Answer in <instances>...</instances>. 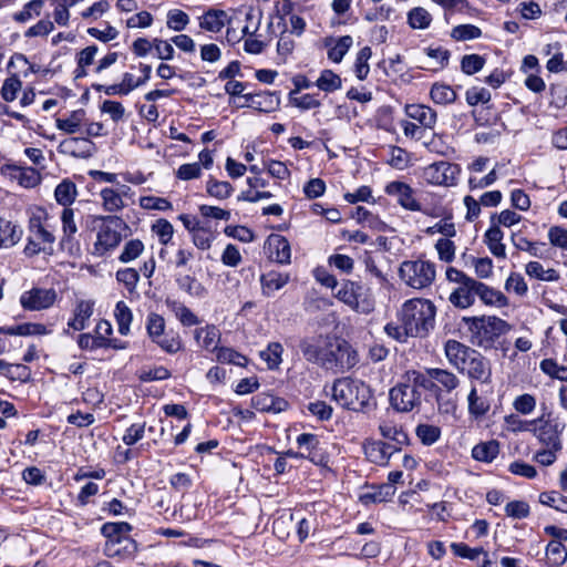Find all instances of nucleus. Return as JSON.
Segmentation results:
<instances>
[{
	"instance_id": "obj_51",
	"label": "nucleus",
	"mask_w": 567,
	"mask_h": 567,
	"mask_svg": "<svg viewBox=\"0 0 567 567\" xmlns=\"http://www.w3.org/2000/svg\"><path fill=\"white\" fill-rule=\"evenodd\" d=\"M431 22L432 16L422 7H415L408 12V24L412 29L424 30L430 27Z\"/></svg>"
},
{
	"instance_id": "obj_16",
	"label": "nucleus",
	"mask_w": 567,
	"mask_h": 567,
	"mask_svg": "<svg viewBox=\"0 0 567 567\" xmlns=\"http://www.w3.org/2000/svg\"><path fill=\"white\" fill-rule=\"evenodd\" d=\"M476 350L456 340H447L444 346L445 357L449 363L460 372H464L466 362Z\"/></svg>"
},
{
	"instance_id": "obj_25",
	"label": "nucleus",
	"mask_w": 567,
	"mask_h": 567,
	"mask_svg": "<svg viewBox=\"0 0 567 567\" xmlns=\"http://www.w3.org/2000/svg\"><path fill=\"white\" fill-rule=\"evenodd\" d=\"M137 544L133 538H123L116 543H105L104 554L110 558L127 559L134 557Z\"/></svg>"
},
{
	"instance_id": "obj_49",
	"label": "nucleus",
	"mask_w": 567,
	"mask_h": 567,
	"mask_svg": "<svg viewBox=\"0 0 567 567\" xmlns=\"http://www.w3.org/2000/svg\"><path fill=\"white\" fill-rule=\"evenodd\" d=\"M282 344L279 342H270L268 347L260 351V358L267 363L268 369H278L282 361Z\"/></svg>"
},
{
	"instance_id": "obj_3",
	"label": "nucleus",
	"mask_w": 567,
	"mask_h": 567,
	"mask_svg": "<svg viewBox=\"0 0 567 567\" xmlns=\"http://www.w3.org/2000/svg\"><path fill=\"white\" fill-rule=\"evenodd\" d=\"M331 396L340 406L355 412H365L374 405L371 388L357 379H337L331 386Z\"/></svg>"
},
{
	"instance_id": "obj_32",
	"label": "nucleus",
	"mask_w": 567,
	"mask_h": 567,
	"mask_svg": "<svg viewBox=\"0 0 567 567\" xmlns=\"http://www.w3.org/2000/svg\"><path fill=\"white\" fill-rule=\"evenodd\" d=\"M468 413L475 419L484 416L491 408L488 399L483 394H478L476 385H472L467 395Z\"/></svg>"
},
{
	"instance_id": "obj_31",
	"label": "nucleus",
	"mask_w": 567,
	"mask_h": 567,
	"mask_svg": "<svg viewBox=\"0 0 567 567\" xmlns=\"http://www.w3.org/2000/svg\"><path fill=\"white\" fill-rule=\"evenodd\" d=\"M381 435L391 441L390 445L401 451L403 445L409 443V436L401 426L395 425L392 422H383L379 426Z\"/></svg>"
},
{
	"instance_id": "obj_64",
	"label": "nucleus",
	"mask_w": 567,
	"mask_h": 567,
	"mask_svg": "<svg viewBox=\"0 0 567 567\" xmlns=\"http://www.w3.org/2000/svg\"><path fill=\"white\" fill-rule=\"evenodd\" d=\"M507 292H514L516 296L524 297L528 291V286L519 272H511L504 286Z\"/></svg>"
},
{
	"instance_id": "obj_37",
	"label": "nucleus",
	"mask_w": 567,
	"mask_h": 567,
	"mask_svg": "<svg viewBox=\"0 0 567 567\" xmlns=\"http://www.w3.org/2000/svg\"><path fill=\"white\" fill-rule=\"evenodd\" d=\"M132 526L126 522L105 523L101 533L106 538L105 543H116L123 538H130Z\"/></svg>"
},
{
	"instance_id": "obj_61",
	"label": "nucleus",
	"mask_w": 567,
	"mask_h": 567,
	"mask_svg": "<svg viewBox=\"0 0 567 567\" xmlns=\"http://www.w3.org/2000/svg\"><path fill=\"white\" fill-rule=\"evenodd\" d=\"M371 55H372V51H371L370 47L362 48L357 54L355 63H354V72H355L357 78L361 81L365 80L370 72V66H369L368 61L370 60Z\"/></svg>"
},
{
	"instance_id": "obj_13",
	"label": "nucleus",
	"mask_w": 567,
	"mask_h": 567,
	"mask_svg": "<svg viewBox=\"0 0 567 567\" xmlns=\"http://www.w3.org/2000/svg\"><path fill=\"white\" fill-rule=\"evenodd\" d=\"M385 194L396 198L398 204L406 210L420 212L421 204L415 198L414 189L400 181L390 182L384 189Z\"/></svg>"
},
{
	"instance_id": "obj_55",
	"label": "nucleus",
	"mask_w": 567,
	"mask_h": 567,
	"mask_svg": "<svg viewBox=\"0 0 567 567\" xmlns=\"http://www.w3.org/2000/svg\"><path fill=\"white\" fill-rule=\"evenodd\" d=\"M43 4L44 0H31L27 2L21 11L13 14V20L19 23H24L33 17H39Z\"/></svg>"
},
{
	"instance_id": "obj_18",
	"label": "nucleus",
	"mask_w": 567,
	"mask_h": 567,
	"mask_svg": "<svg viewBox=\"0 0 567 567\" xmlns=\"http://www.w3.org/2000/svg\"><path fill=\"white\" fill-rule=\"evenodd\" d=\"M464 372L471 380L480 381L482 384L491 383L492 369L489 361L477 351L467 360Z\"/></svg>"
},
{
	"instance_id": "obj_38",
	"label": "nucleus",
	"mask_w": 567,
	"mask_h": 567,
	"mask_svg": "<svg viewBox=\"0 0 567 567\" xmlns=\"http://www.w3.org/2000/svg\"><path fill=\"white\" fill-rule=\"evenodd\" d=\"M226 12L210 9L199 18V27L203 30L217 33L225 27Z\"/></svg>"
},
{
	"instance_id": "obj_9",
	"label": "nucleus",
	"mask_w": 567,
	"mask_h": 567,
	"mask_svg": "<svg viewBox=\"0 0 567 567\" xmlns=\"http://www.w3.org/2000/svg\"><path fill=\"white\" fill-rule=\"evenodd\" d=\"M62 236L60 239V247L71 256L80 252V241L76 238L79 231L78 223L75 219V209L72 207L63 208L61 215Z\"/></svg>"
},
{
	"instance_id": "obj_29",
	"label": "nucleus",
	"mask_w": 567,
	"mask_h": 567,
	"mask_svg": "<svg viewBox=\"0 0 567 567\" xmlns=\"http://www.w3.org/2000/svg\"><path fill=\"white\" fill-rule=\"evenodd\" d=\"M297 444L305 452L300 456L309 458L311 462L317 463L321 461L320 440L316 434L302 433L297 437Z\"/></svg>"
},
{
	"instance_id": "obj_24",
	"label": "nucleus",
	"mask_w": 567,
	"mask_h": 567,
	"mask_svg": "<svg viewBox=\"0 0 567 567\" xmlns=\"http://www.w3.org/2000/svg\"><path fill=\"white\" fill-rule=\"evenodd\" d=\"M476 280L466 279L463 285L456 288L450 296V301L457 308H468L475 302L476 289L474 285Z\"/></svg>"
},
{
	"instance_id": "obj_62",
	"label": "nucleus",
	"mask_w": 567,
	"mask_h": 567,
	"mask_svg": "<svg viewBox=\"0 0 567 567\" xmlns=\"http://www.w3.org/2000/svg\"><path fill=\"white\" fill-rule=\"evenodd\" d=\"M206 190L210 196L217 199H226L231 195L234 188L231 184L228 182H220L210 178L209 181H207Z\"/></svg>"
},
{
	"instance_id": "obj_53",
	"label": "nucleus",
	"mask_w": 567,
	"mask_h": 567,
	"mask_svg": "<svg viewBox=\"0 0 567 567\" xmlns=\"http://www.w3.org/2000/svg\"><path fill=\"white\" fill-rule=\"evenodd\" d=\"M430 96L436 104H450L456 100V93L450 85L439 83L432 85Z\"/></svg>"
},
{
	"instance_id": "obj_12",
	"label": "nucleus",
	"mask_w": 567,
	"mask_h": 567,
	"mask_svg": "<svg viewBox=\"0 0 567 567\" xmlns=\"http://www.w3.org/2000/svg\"><path fill=\"white\" fill-rule=\"evenodd\" d=\"M532 432L546 447L561 450L560 431L558 424L544 416L534 420Z\"/></svg>"
},
{
	"instance_id": "obj_35",
	"label": "nucleus",
	"mask_w": 567,
	"mask_h": 567,
	"mask_svg": "<svg viewBox=\"0 0 567 567\" xmlns=\"http://www.w3.org/2000/svg\"><path fill=\"white\" fill-rule=\"evenodd\" d=\"M245 100H250V103L243 104V106L252 107L261 112H270L279 104V99L272 93H257V94H244Z\"/></svg>"
},
{
	"instance_id": "obj_4",
	"label": "nucleus",
	"mask_w": 567,
	"mask_h": 567,
	"mask_svg": "<svg viewBox=\"0 0 567 567\" xmlns=\"http://www.w3.org/2000/svg\"><path fill=\"white\" fill-rule=\"evenodd\" d=\"M436 308L423 298L406 300L399 311V320L410 330L413 338H423L434 328Z\"/></svg>"
},
{
	"instance_id": "obj_47",
	"label": "nucleus",
	"mask_w": 567,
	"mask_h": 567,
	"mask_svg": "<svg viewBox=\"0 0 567 567\" xmlns=\"http://www.w3.org/2000/svg\"><path fill=\"white\" fill-rule=\"evenodd\" d=\"M114 317L118 327L120 334L127 336L130 333L133 313L124 301H118L115 305Z\"/></svg>"
},
{
	"instance_id": "obj_56",
	"label": "nucleus",
	"mask_w": 567,
	"mask_h": 567,
	"mask_svg": "<svg viewBox=\"0 0 567 567\" xmlns=\"http://www.w3.org/2000/svg\"><path fill=\"white\" fill-rule=\"evenodd\" d=\"M417 439L424 445H432L441 437V429L433 424H419L415 429Z\"/></svg>"
},
{
	"instance_id": "obj_46",
	"label": "nucleus",
	"mask_w": 567,
	"mask_h": 567,
	"mask_svg": "<svg viewBox=\"0 0 567 567\" xmlns=\"http://www.w3.org/2000/svg\"><path fill=\"white\" fill-rule=\"evenodd\" d=\"M546 559L550 567H559L567 560V548L561 542L551 540L546 547Z\"/></svg>"
},
{
	"instance_id": "obj_44",
	"label": "nucleus",
	"mask_w": 567,
	"mask_h": 567,
	"mask_svg": "<svg viewBox=\"0 0 567 567\" xmlns=\"http://www.w3.org/2000/svg\"><path fill=\"white\" fill-rule=\"evenodd\" d=\"M78 195L76 186L69 179L62 181L54 190L55 200L65 207H70Z\"/></svg>"
},
{
	"instance_id": "obj_30",
	"label": "nucleus",
	"mask_w": 567,
	"mask_h": 567,
	"mask_svg": "<svg viewBox=\"0 0 567 567\" xmlns=\"http://www.w3.org/2000/svg\"><path fill=\"white\" fill-rule=\"evenodd\" d=\"M504 233L498 225L488 228L484 235V243L496 258H506V248L503 244Z\"/></svg>"
},
{
	"instance_id": "obj_26",
	"label": "nucleus",
	"mask_w": 567,
	"mask_h": 567,
	"mask_svg": "<svg viewBox=\"0 0 567 567\" xmlns=\"http://www.w3.org/2000/svg\"><path fill=\"white\" fill-rule=\"evenodd\" d=\"M220 337L221 334L219 329L214 324H207L195 330V339L197 343L209 352L218 351Z\"/></svg>"
},
{
	"instance_id": "obj_52",
	"label": "nucleus",
	"mask_w": 567,
	"mask_h": 567,
	"mask_svg": "<svg viewBox=\"0 0 567 567\" xmlns=\"http://www.w3.org/2000/svg\"><path fill=\"white\" fill-rule=\"evenodd\" d=\"M22 89V81L17 73L8 76L1 86L0 94L6 102H12L17 99Z\"/></svg>"
},
{
	"instance_id": "obj_58",
	"label": "nucleus",
	"mask_w": 567,
	"mask_h": 567,
	"mask_svg": "<svg viewBox=\"0 0 567 567\" xmlns=\"http://www.w3.org/2000/svg\"><path fill=\"white\" fill-rule=\"evenodd\" d=\"M144 251V244L140 239H131L125 243L118 260L123 264L137 259Z\"/></svg>"
},
{
	"instance_id": "obj_22",
	"label": "nucleus",
	"mask_w": 567,
	"mask_h": 567,
	"mask_svg": "<svg viewBox=\"0 0 567 567\" xmlns=\"http://www.w3.org/2000/svg\"><path fill=\"white\" fill-rule=\"evenodd\" d=\"M30 236L42 247L47 248V254H53V245L55 236L50 231L41 221L39 217L30 219L29 225Z\"/></svg>"
},
{
	"instance_id": "obj_60",
	"label": "nucleus",
	"mask_w": 567,
	"mask_h": 567,
	"mask_svg": "<svg viewBox=\"0 0 567 567\" xmlns=\"http://www.w3.org/2000/svg\"><path fill=\"white\" fill-rule=\"evenodd\" d=\"M163 351L167 353H176L183 348V342L178 333L168 332L163 333L157 340L154 341Z\"/></svg>"
},
{
	"instance_id": "obj_41",
	"label": "nucleus",
	"mask_w": 567,
	"mask_h": 567,
	"mask_svg": "<svg viewBox=\"0 0 567 567\" xmlns=\"http://www.w3.org/2000/svg\"><path fill=\"white\" fill-rule=\"evenodd\" d=\"M396 488L391 484H382L378 486L373 492L360 495L359 499L363 505H369L371 503H382L393 497Z\"/></svg>"
},
{
	"instance_id": "obj_14",
	"label": "nucleus",
	"mask_w": 567,
	"mask_h": 567,
	"mask_svg": "<svg viewBox=\"0 0 567 567\" xmlns=\"http://www.w3.org/2000/svg\"><path fill=\"white\" fill-rule=\"evenodd\" d=\"M58 151L74 158H89L95 152V144L87 137H68L59 144Z\"/></svg>"
},
{
	"instance_id": "obj_28",
	"label": "nucleus",
	"mask_w": 567,
	"mask_h": 567,
	"mask_svg": "<svg viewBox=\"0 0 567 567\" xmlns=\"http://www.w3.org/2000/svg\"><path fill=\"white\" fill-rule=\"evenodd\" d=\"M254 409L260 412H281L286 410L288 403L284 399L276 398L269 393H259L251 399Z\"/></svg>"
},
{
	"instance_id": "obj_17",
	"label": "nucleus",
	"mask_w": 567,
	"mask_h": 567,
	"mask_svg": "<svg viewBox=\"0 0 567 567\" xmlns=\"http://www.w3.org/2000/svg\"><path fill=\"white\" fill-rule=\"evenodd\" d=\"M425 377L434 384L431 390L435 392L451 393L458 388L461 381L458 377L445 369L432 368L426 370Z\"/></svg>"
},
{
	"instance_id": "obj_2",
	"label": "nucleus",
	"mask_w": 567,
	"mask_h": 567,
	"mask_svg": "<svg viewBox=\"0 0 567 567\" xmlns=\"http://www.w3.org/2000/svg\"><path fill=\"white\" fill-rule=\"evenodd\" d=\"M434 384L425 374L412 370L403 375V381L390 390V403L398 412H411L422 403L421 390H431Z\"/></svg>"
},
{
	"instance_id": "obj_39",
	"label": "nucleus",
	"mask_w": 567,
	"mask_h": 567,
	"mask_svg": "<svg viewBox=\"0 0 567 567\" xmlns=\"http://www.w3.org/2000/svg\"><path fill=\"white\" fill-rule=\"evenodd\" d=\"M22 231L13 223L0 218V248L14 246L21 238Z\"/></svg>"
},
{
	"instance_id": "obj_48",
	"label": "nucleus",
	"mask_w": 567,
	"mask_h": 567,
	"mask_svg": "<svg viewBox=\"0 0 567 567\" xmlns=\"http://www.w3.org/2000/svg\"><path fill=\"white\" fill-rule=\"evenodd\" d=\"M167 306L183 326L192 327L199 323L197 316L184 303L174 300L167 301Z\"/></svg>"
},
{
	"instance_id": "obj_36",
	"label": "nucleus",
	"mask_w": 567,
	"mask_h": 567,
	"mask_svg": "<svg viewBox=\"0 0 567 567\" xmlns=\"http://www.w3.org/2000/svg\"><path fill=\"white\" fill-rule=\"evenodd\" d=\"M0 333L8 336H44L49 333L47 327L42 323H21L11 327H0Z\"/></svg>"
},
{
	"instance_id": "obj_59",
	"label": "nucleus",
	"mask_w": 567,
	"mask_h": 567,
	"mask_svg": "<svg viewBox=\"0 0 567 567\" xmlns=\"http://www.w3.org/2000/svg\"><path fill=\"white\" fill-rule=\"evenodd\" d=\"M84 112L82 110L74 111L66 118H58L56 127L66 134H75L80 131Z\"/></svg>"
},
{
	"instance_id": "obj_15",
	"label": "nucleus",
	"mask_w": 567,
	"mask_h": 567,
	"mask_svg": "<svg viewBox=\"0 0 567 567\" xmlns=\"http://www.w3.org/2000/svg\"><path fill=\"white\" fill-rule=\"evenodd\" d=\"M1 173L9 177L11 181H16L20 186L24 188H33L41 182L39 172L32 167H22L8 164L2 166Z\"/></svg>"
},
{
	"instance_id": "obj_6",
	"label": "nucleus",
	"mask_w": 567,
	"mask_h": 567,
	"mask_svg": "<svg viewBox=\"0 0 567 567\" xmlns=\"http://www.w3.org/2000/svg\"><path fill=\"white\" fill-rule=\"evenodd\" d=\"M435 265L424 259L405 260L399 268L401 280L410 288L417 290L430 287L435 279Z\"/></svg>"
},
{
	"instance_id": "obj_5",
	"label": "nucleus",
	"mask_w": 567,
	"mask_h": 567,
	"mask_svg": "<svg viewBox=\"0 0 567 567\" xmlns=\"http://www.w3.org/2000/svg\"><path fill=\"white\" fill-rule=\"evenodd\" d=\"M473 344L485 350L493 349L501 336L506 334L512 326L496 316L464 317Z\"/></svg>"
},
{
	"instance_id": "obj_34",
	"label": "nucleus",
	"mask_w": 567,
	"mask_h": 567,
	"mask_svg": "<svg viewBox=\"0 0 567 567\" xmlns=\"http://www.w3.org/2000/svg\"><path fill=\"white\" fill-rule=\"evenodd\" d=\"M352 43L353 40L350 35H343L338 40L327 39L324 44L329 48L328 58L334 63L341 62L343 56L352 47Z\"/></svg>"
},
{
	"instance_id": "obj_7",
	"label": "nucleus",
	"mask_w": 567,
	"mask_h": 567,
	"mask_svg": "<svg viewBox=\"0 0 567 567\" xmlns=\"http://www.w3.org/2000/svg\"><path fill=\"white\" fill-rule=\"evenodd\" d=\"M334 296L358 313L369 315L375 307L374 298L369 289L355 281H342Z\"/></svg>"
},
{
	"instance_id": "obj_19",
	"label": "nucleus",
	"mask_w": 567,
	"mask_h": 567,
	"mask_svg": "<svg viewBox=\"0 0 567 567\" xmlns=\"http://www.w3.org/2000/svg\"><path fill=\"white\" fill-rule=\"evenodd\" d=\"M363 451L367 458L378 465H388L391 456L399 452L390 443L373 440L367 441L363 444Z\"/></svg>"
},
{
	"instance_id": "obj_54",
	"label": "nucleus",
	"mask_w": 567,
	"mask_h": 567,
	"mask_svg": "<svg viewBox=\"0 0 567 567\" xmlns=\"http://www.w3.org/2000/svg\"><path fill=\"white\" fill-rule=\"evenodd\" d=\"M539 502L545 506L553 507L558 512L567 514V496H564L559 492H543L539 495Z\"/></svg>"
},
{
	"instance_id": "obj_42",
	"label": "nucleus",
	"mask_w": 567,
	"mask_h": 567,
	"mask_svg": "<svg viewBox=\"0 0 567 567\" xmlns=\"http://www.w3.org/2000/svg\"><path fill=\"white\" fill-rule=\"evenodd\" d=\"M525 272L532 277L542 281L555 282L560 279L559 272L554 269H544L543 265L538 261H529L525 266Z\"/></svg>"
},
{
	"instance_id": "obj_27",
	"label": "nucleus",
	"mask_w": 567,
	"mask_h": 567,
	"mask_svg": "<svg viewBox=\"0 0 567 567\" xmlns=\"http://www.w3.org/2000/svg\"><path fill=\"white\" fill-rule=\"evenodd\" d=\"M94 302L91 300H80L73 312V318L68 322L69 328L75 331H82L86 328L87 321L93 315Z\"/></svg>"
},
{
	"instance_id": "obj_57",
	"label": "nucleus",
	"mask_w": 567,
	"mask_h": 567,
	"mask_svg": "<svg viewBox=\"0 0 567 567\" xmlns=\"http://www.w3.org/2000/svg\"><path fill=\"white\" fill-rule=\"evenodd\" d=\"M341 78L331 70H323L316 82V85L324 92H334L341 87Z\"/></svg>"
},
{
	"instance_id": "obj_8",
	"label": "nucleus",
	"mask_w": 567,
	"mask_h": 567,
	"mask_svg": "<svg viewBox=\"0 0 567 567\" xmlns=\"http://www.w3.org/2000/svg\"><path fill=\"white\" fill-rule=\"evenodd\" d=\"M97 218L102 220V225L96 235L94 254L103 256L120 245L122 240L121 230L126 227V224L121 217L115 215L100 216Z\"/></svg>"
},
{
	"instance_id": "obj_21",
	"label": "nucleus",
	"mask_w": 567,
	"mask_h": 567,
	"mask_svg": "<svg viewBox=\"0 0 567 567\" xmlns=\"http://www.w3.org/2000/svg\"><path fill=\"white\" fill-rule=\"evenodd\" d=\"M405 114L424 130H433L437 121L436 112L424 104L405 105Z\"/></svg>"
},
{
	"instance_id": "obj_33",
	"label": "nucleus",
	"mask_w": 567,
	"mask_h": 567,
	"mask_svg": "<svg viewBox=\"0 0 567 567\" xmlns=\"http://www.w3.org/2000/svg\"><path fill=\"white\" fill-rule=\"evenodd\" d=\"M289 280L290 276L288 274L278 271H269L264 274L260 277L262 293L269 297L275 291L284 288L289 282Z\"/></svg>"
},
{
	"instance_id": "obj_20",
	"label": "nucleus",
	"mask_w": 567,
	"mask_h": 567,
	"mask_svg": "<svg viewBox=\"0 0 567 567\" xmlns=\"http://www.w3.org/2000/svg\"><path fill=\"white\" fill-rule=\"evenodd\" d=\"M269 257L278 264L290 262L291 248L288 239L281 235L272 234L267 238Z\"/></svg>"
},
{
	"instance_id": "obj_11",
	"label": "nucleus",
	"mask_w": 567,
	"mask_h": 567,
	"mask_svg": "<svg viewBox=\"0 0 567 567\" xmlns=\"http://www.w3.org/2000/svg\"><path fill=\"white\" fill-rule=\"evenodd\" d=\"M55 300L56 291L44 288H32L24 291L20 297L22 308L30 311L48 309L54 305Z\"/></svg>"
},
{
	"instance_id": "obj_23",
	"label": "nucleus",
	"mask_w": 567,
	"mask_h": 567,
	"mask_svg": "<svg viewBox=\"0 0 567 567\" xmlns=\"http://www.w3.org/2000/svg\"><path fill=\"white\" fill-rule=\"evenodd\" d=\"M473 285L476 289V297H478L484 305L498 308L508 306V299L502 291L496 290L493 287H489L477 280L476 284Z\"/></svg>"
},
{
	"instance_id": "obj_50",
	"label": "nucleus",
	"mask_w": 567,
	"mask_h": 567,
	"mask_svg": "<svg viewBox=\"0 0 567 567\" xmlns=\"http://www.w3.org/2000/svg\"><path fill=\"white\" fill-rule=\"evenodd\" d=\"M514 246L522 250L528 252L530 256L536 258H545V247L546 244L538 241H530L525 237L516 238L515 235L512 237Z\"/></svg>"
},
{
	"instance_id": "obj_63",
	"label": "nucleus",
	"mask_w": 567,
	"mask_h": 567,
	"mask_svg": "<svg viewBox=\"0 0 567 567\" xmlns=\"http://www.w3.org/2000/svg\"><path fill=\"white\" fill-rule=\"evenodd\" d=\"M216 359L220 363H231L239 367H245L248 362V359L235 351L231 348L221 347L216 352Z\"/></svg>"
},
{
	"instance_id": "obj_40",
	"label": "nucleus",
	"mask_w": 567,
	"mask_h": 567,
	"mask_svg": "<svg viewBox=\"0 0 567 567\" xmlns=\"http://www.w3.org/2000/svg\"><path fill=\"white\" fill-rule=\"evenodd\" d=\"M499 453V443L495 440L476 444L472 450V456L480 462L491 463Z\"/></svg>"
},
{
	"instance_id": "obj_43",
	"label": "nucleus",
	"mask_w": 567,
	"mask_h": 567,
	"mask_svg": "<svg viewBox=\"0 0 567 567\" xmlns=\"http://www.w3.org/2000/svg\"><path fill=\"white\" fill-rule=\"evenodd\" d=\"M102 206L107 213H117L125 207L122 195L114 188L105 187L100 192Z\"/></svg>"
},
{
	"instance_id": "obj_45",
	"label": "nucleus",
	"mask_w": 567,
	"mask_h": 567,
	"mask_svg": "<svg viewBox=\"0 0 567 567\" xmlns=\"http://www.w3.org/2000/svg\"><path fill=\"white\" fill-rule=\"evenodd\" d=\"M177 286L192 297L204 298L207 293L206 288L195 277L190 275H181L176 278Z\"/></svg>"
},
{
	"instance_id": "obj_1",
	"label": "nucleus",
	"mask_w": 567,
	"mask_h": 567,
	"mask_svg": "<svg viewBox=\"0 0 567 567\" xmlns=\"http://www.w3.org/2000/svg\"><path fill=\"white\" fill-rule=\"evenodd\" d=\"M299 348L308 362L332 373H343L358 363V353L351 344L332 334L303 338Z\"/></svg>"
},
{
	"instance_id": "obj_10",
	"label": "nucleus",
	"mask_w": 567,
	"mask_h": 567,
	"mask_svg": "<svg viewBox=\"0 0 567 567\" xmlns=\"http://www.w3.org/2000/svg\"><path fill=\"white\" fill-rule=\"evenodd\" d=\"M458 174V165L444 161L433 163L423 171V177L427 183L440 186L454 185Z\"/></svg>"
}]
</instances>
